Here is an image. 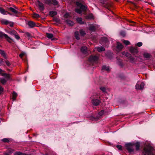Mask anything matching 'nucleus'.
<instances>
[{"mask_svg": "<svg viewBox=\"0 0 155 155\" xmlns=\"http://www.w3.org/2000/svg\"><path fill=\"white\" fill-rule=\"evenodd\" d=\"M97 51L99 52H101V51H104L105 50L104 48L103 47H98L97 48Z\"/></svg>", "mask_w": 155, "mask_h": 155, "instance_id": "393cba45", "label": "nucleus"}, {"mask_svg": "<svg viewBox=\"0 0 155 155\" xmlns=\"http://www.w3.org/2000/svg\"><path fill=\"white\" fill-rule=\"evenodd\" d=\"M143 55L145 58H149L151 57V55L148 53H144L143 54Z\"/></svg>", "mask_w": 155, "mask_h": 155, "instance_id": "aec40b11", "label": "nucleus"}, {"mask_svg": "<svg viewBox=\"0 0 155 155\" xmlns=\"http://www.w3.org/2000/svg\"><path fill=\"white\" fill-rule=\"evenodd\" d=\"M0 82L3 84H5L7 82V81L4 78H1L0 79Z\"/></svg>", "mask_w": 155, "mask_h": 155, "instance_id": "473e14b6", "label": "nucleus"}, {"mask_svg": "<svg viewBox=\"0 0 155 155\" xmlns=\"http://www.w3.org/2000/svg\"><path fill=\"white\" fill-rule=\"evenodd\" d=\"M101 40L102 41L103 44H108L109 41L107 38L106 37H103L101 38Z\"/></svg>", "mask_w": 155, "mask_h": 155, "instance_id": "f8f14e48", "label": "nucleus"}, {"mask_svg": "<svg viewBox=\"0 0 155 155\" xmlns=\"http://www.w3.org/2000/svg\"><path fill=\"white\" fill-rule=\"evenodd\" d=\"M131 2L132 3V4H133L134 5V6H135V7L136 6L135 3H133V2Z\"/></svg>", "mask_w": 155, "mask_h": 155, "instance_id": "052dcab7", "label": "nucleus"}, {"mask_svg": "<svg viewBox=\"0 0 155 155\" xmlns=\"http://www.w3.org/2000/svg\"><path fill=\"white\" fill-rule=\"evenodd\" d=\"M46 35L47 38L49 39H51V40H56L55 38H52L53 37V35L50 33H46Z\"/></svg>", "mask_w": 155, "mask_h": 155, "instance_id": "2eb2a0df", "label": "nucleus"}, {"mask_svg": "<svg viewBox=\"0 0 155 155\" xmlns=\"http://www.w3.org/2000/svg\"><path fill=\"white\" fill-rule=\"evenodd\" d=\"M125 56L129 58L131 56V54L128 52H126L125 54Z\"/></svg>", "mask_w": 155, "mask_h": 155, "instance_id": "603ef678", "label": "nucleus"}, {"mask_svg": "<svg viewBox=\"0 0 155 155\" xmlns=\"http://www.w3.org/2000/svg\"><path fill=\"white\" fill-rule=\"evenodd\" d=\"M100 89L103 92H105L106 90V88L104 87H101Z\"/></svg>", "mask_w": 155, "mask_h": 155, "instance_id": "8fccbe9b", "label": "nucleus"}, {"mask_svg": "<svg viewBox=\"0 0 155 155\" xmlns=\"http://www.w3.org/2000/svg\"><path fill=\"white\" fill-rule=\"evenodd\" d=\"M3 36L5 38L6 40L9 42L10 43L12 42V40L11 38L8 37L7 35L0 31V38H2Z\"/></svg>", "mask_w": 155, "mask_h": 155, "instance_id": "7ed1b4c3", "label": "nucleus"}, {"mask_svg": "<svg viewBox=\"0 0 155 155\" xmlns=\"http://www.w3.org/2000/svg\"><path fill=\"white\" fill-rule=\"evenodd\" d=\"M45 3L49 5L52 4L55 5H57L58 4V2L57 0H46L45 1Z\"/></svg>", "mask_w": 155, "mask_h": 155, "instance_id": "423d86ee", "label": "nucleus"}, {"mask_svg": "<svg viewBox=\"0 0 155 155\" xmlns=\"http://www.w3.org/2000/svg\"><path fill=\"white\" fill-rule=\"evenodd\" d=\"M81 51L83 53L85 54L87 53V48L86 46H83L81 48Z\"/></svg>", "mask_w": 155, "mask_h": 155, "instance_id": "dca6fc26", "label": "nucleus"}, {"mask_svg": "<svg viewBox=\"0 0 155 155\" xmlns=\"http://www.w3.org/2000/svg\"><path fill=\"white\" fill-rule=\"evenodd\" d=\"M25 34L26 35V36L29 38H31L32 37L31 35L28 32H26L25 33Z\"/></svg>", "mask_w": 155, "mask_h": 155, "instance_id": "37998d69", "label": "nucleus"}, {"mask_svg": "<svg viewBox=\"0 0 155 155\" xmlns=\"http://www.w3.org/2000/svg\"><path fill=\"white\" fill-rule=\"evenodd\" d=\"M1 23L3 25H7L10 23V22L7 20L4 19H2L0 20Z\"/></svg>", "mask_w": 155, "mask_h": 155, "instance_id": "412c9836", "label": "nucleus"}, {"mask_svg": "<svg viewBox=\"0 0 155 155\" xmlns=\"http://www.w3.org/2000/svg\"><path fill=\"white\" fill-rule=\"evenodd\" d=\"M38 4L39 7V9L41 11H43L44 9V5L43 3L40 1H38Z\"/></svg>", "mask_w": 155, "mask_h": 155, "instance_id": "9d476101", "label": "nucleus"}, {"mask_svg": "<svg viewBox=\"0 0 155 155\" xmlns=\"http://www.w3.org/2000/svg\"><path fill=\"white\" fill-rule=\"evenodd\" d=\"M80 33L81 35L82 36H84L86 35L85 31L82 29L80 30Z\"/></svg>", "mask_w": 155, "mask_h": 155, "instance_id": "7c9ffc66", "label": "nucleus"}, {"mask_svg": "<svg viewBox=\"0 0 155 155\" xmlns=\"http://www.w3.org/2000/svg\"><path fill=\"white\" fill-rule=\"evenodd\" d=\"M7 11H5L3 8L0 7V12L2 14L5 15Z\"/></svg>", "mask_w": 155, "mask_h": 155, "instance_id": "bb28decb", "label": "nucleus"}, {"mask_svg": "<svg viewBox=\"0 0 155 155\" xmlns=\"http://www.w3.org/2000/svg\"><path fill=\"white\" fill-rule=\"evenodd\" d=\"M120 34L121 35H122L123 37L125 36V35H126L125 32L124 31H121V32H120Z\"/></svg>", "mask_w": 155, "mask_h": 155, "instance_id": "49530a36", "label": "nucleus"}, {"mask_svg": "<svg viewBox=\"0 0 155 155\" xmlns=\"http://www.w3.org/2000/svg\"><path fill=\"white\" fill-rule=\"evenodd\" d=\"M116 147L119 150H121L122 149V146L121 145H117L116 146Z\"/></svg>", "mask_w": 155, "mask_h": 155, "instance_id": "de8ad7c7", "label": "nucleus"}, {"mask_svg": "<svg viewBox=\"0 0 155 155\" xmlns=\"http://www.w3.org/2000/svg\"><path fill=\"white\" fill-rule=\"evenodd\" d=\"M14 151L13 150L11 149H8L7 150V152L8 153H9L11 154Z\"/></svg>", "mask_w": 155, "mask_h": 155, "instance_id": "c03bdc74", "label": "nucleus"}, {"mask_svg": "<svg viewBox=\"0 0 155 155\" xmlns=\"http://www.w3.org/2000/svg\"><path fill=\"white\" fill-rule=\"evenodd\" d=\"M22 155H31L30 154H27L25 153H22Z\"/></svg>", "mask_w": 155, "mask_h": 155, "instance_id": "bf43d9fd", "label": "nucleus"}, {"mask_svg": "<svg viewBox=\"0 0 155 155\" xmlns=\"http://www.w3.org/2000/svg\"><path fill=\"white\" fill-rule=\"evenodd\" d=\"M17 32L14 30H13L9 32V33L11 35H15Z\"/></svg>", "mask_w": 155, "mask_h": 155, "instance_id": "e433bc0d", "label": "nucleus"}, {"mask_svg": "<svg viewBox=\"0 0 155 155\" xmlns=\"http://www.w3.org/2000/svg\"><path fill=\"white\" fill-rule=\"evenodd\" d=\"M3 59L2 58H1L0 59V64L3 61Z\"/></svg>", "mask_w": 155, "mask_h": 155, "instance_id": "13d9d810", "label": "nucleus"}, {"mask_svg": "<svg viewBox=\"0 0 155 155\" xmlns=\"http://www.w3.org/2000/svg\"><path fill=\"white\" fill-rule=\"evenodd\" d=\"M104 113V110H102L100 112H99V114L100 115H102Z\"/></svg>", "mask_w": 155, "mask_h": 155, "instance_id": "5fc2aeb1", "label": "nucleus"}, {"mask_svg": "<svg viewBox=\"0 0 155 155\" xmlns=\"http://www.w3.org/2000/svg\"><path fill=\"white\" fill-rule=\"evenodd\" d=\"M75 12L79 14L81 13L82 12L81 10L78 8L75 9Z\"/></svg>", "mask_w": 155, "mask_h": 155, "instance_id": "4c0bfd02", "label": "nucleus"}, {"mask_svg": "<svg viewBox=\"0 0 155 155\" xmlns=\"http://www.w3.org/2000/svg\"><path fill=\"white\" fill-rule=\"evenodd\" d=\"M122 42L125 45H128L130 44V42L127 40H122Z\"/></svg>", "mask_w": 155, "mask_h": 155, "instance_id": "c756f323", "label": "nucleus"}, {"mask_svg": "<svg viewBox=\"0 0 155 155\" xmlns=\"http://www.w3.org/2000/svg\"><path fill=\"white\" fill-rule=\"evenodd\" d=\"M76 4L78 7H80L82 5L83 3L81 2H76Z\"/></svg>", "mask_w": 155, "mask_h": 155, "instance_id": "72a5a7b5", "label": "nucleus"}, {"mask_svg": "<svg viewBox=\"0 0 155 155\" xmlns=\"http://www.w3.org/2000/svg\"><path fill=\"white\" fill-rule=\"evenodd\" d=\"M8 11H11L15 14H17L19 13V12L18 11L16 10L12 7L8 8Z\"/></svg>", "mask_w": 155, "mask_h": 155, "instance_id": "ddd939ff", "label": "nucleus"}, {"mask_svg": "<svg viewBox=\"0 0 155 155\" xmlns=\"http://www.w3.org/2000/svg\"><path fill=\"white\" fill-rule=\"evenodd\" d=\"M102 2V3H103V4H106V2H105V1H103V2Z\"/></svg>", "mask_w": 155, "mask_h": 155, "instance_id": "69168bd1", "label": "nucleus"}, {"mask_svg": "<svg viewBox=\"0 0 155 155\" xmlns=\"http://www.w3.org/2000/svg\"><path fill=\"white\" fill-rule=\"evenodd\" d=\"M14 36H15V38L17 39V40H19L20 38V36H19V35H18V34H17H17H16L15 35H14Z\"/></svg>", "mask_w": 155, "mask_h": 155, "instance_id": "79ce46f5", "label": "nucleus"}, {"mask_svg": "<svg viewBox=\"0 0 155 155\" xmlns=\"http://www.w3.org/2000/svg\"><path fill=\"white\" fill-rule=\"evenodd\" d=\"M123 47L124 46L121 43L119 42H118L117 43L116 48L119 51H121Z\"/></svg>", "mask_w": 155, "mask_h": 155, "instance_id": "9b49d317", "label": "nucleus"}, {"mask_svg": "<svg viewBox=\"0 0 155 155\" xmlns=\"http://www.w3.org/2000/svg\"><path fill=\"white\" fill-rule=\"evenodd\" d=\"M101 103V101L97 99H93L92 100V104L94 106H97L99 104Z\"/></svg>", "mask_w": 155, "mask_h": 155, "instance_id": "1a4fd4ad", "label": "nucleus"}, {"mask_svg": "<svg viewBox=\"0 0 155 155\" xmlns=\"http://www.w3.org/2000/svg\"><path fill=\"white\" fill-rule=\"evenodd\" d=\"M134 146H135V150L136 151H138L140 150V142H137L136 143H134Z\"/></svg>", "mask_w": 155, "mask_h": 155, "instance_id": "4468645a", "label": "nucleus"}, {"mask_svg": "<svg viewBox=\"0 0 155 155\" xmlns=\"http://www.w3.org/2000/svg\"><path fill=\"white\" fill-rule=\"evenodd\" d=\"M2 74L3 76L5 77L6 78L8 79H10V75L9 74L4 73Z\"/></svg>", "mask_w": 155, "mask_h": 155, "instance_id": "c85d7f7f", "label": "nucleus"}, {"mask_svg": "<svg viewBox=\"0 0 155 155\" xmlns=\"http://www.w3.org/2000/svg\"><path fill=\"white\" fill-rule=\"evenodd\" d=\"M75 37L76 39L78 40H79L80 38L79 37V32L78 31H76L74 33Z\"/></svg>", "mask_w": 155, "mask_h": 155, "instance_id": "a878e982", "label": "nucleus"}, {"mask_svg": "<svg viewBox=\"0 0 155 155\" xmlns=\"http://www.w3.org/2000/svg\"><path fill=\"white\" fill-rule=\"evenodd\" d=\"M119 77L121 79H123L124 78V76H119Z\"/></svg>", "mask_w": 155, "mask_h": 155, "instance_id": "680f3d73", "label": "nucleus"}, {"mask_svg": "<svg viewBox=\"0 0 155 155\" xmlns=\"http://www.w3.org/2000/svg\"><path fill=\"white\" fill-rule=\"evenodd\" d=\"M10 24H9V26L11 27H12L13 26V23H10H10H9Z\"/></svg>", "mask_w": 155, "mask_h": 155, "instance_id": "6e6d98bb", "label": "nucleus"}, {"mask_svg": "<svg viewBox=\"0 0 155 155\" xmlns=\"http://www.w3.org/2000/svg\"><path fill=\"white\" fill-rule=\"evenodd\" d=\"M6 13H7L9 15H12V14L11 13H10L8 12L7 11V12H6Z\"/></svg>", "mask_w": 155, "mask_h": 155, "instance_id": "e2e57ef3", "label": "nucleus"}, {"mask_svg": "<svg viewBox=\"0 0 155 155\" xmlns=\"http://www.w3.org/2000/svg\"><path fill=\"white\" fill-rule=\"evenodd\" d=\"M4 154L5 155H10L9 153H8L7 152H6Z\"/></svg>", "mask_w": 155, "mask_h": 155, "instance_id": "4d7b16f0", "label": "nucleus"}, {"mask_svg": "<svg viewBox=\"0 0 155 155\" xmlns=\"http://www.w3.org/2000/svg\"><path fill=\"white\" fill-rule=\"evenodd\" d=\"M80 9H82L83 11H85L86 10L87 7L83 5L80 7Z\"/></svg>", "mask_w": 155, "mask_h": 155, "instance_id": "f704fd0d", "label": "nucleus"}, {"mask_svg": "<svg viewBox=\"0 0 155 155\" xmlns=\"http://www.w3.org/2000/svg\"><path fill=\"white\" fill-rule=\"evenodd\" d=\"M25 54L24 53H21L19 54V56L21 58Z\"/></svg>", "mask_w": 155, "mask_h": 155, "instance_id": "864d4df0", "label": "nucleus"}, {"mask_svg": "<svg viewBox=\"0 0 155 155\" xmlns=\"http://www.w3.org/2000/svg\"><path fill=\"white\" fill-rule=\"evenodd\" d=\"M33 17L34 18H39L40 16L38 14L36 13H34L33 15Z\"/></svg>", "mask_w": 155, "mask_h": 155, "instance_id": "58836bf2", "label": "nucleus"}, {"mask_svg": "<svg viewBox=\"0 0 155 155\" xmlns=\"http://www.w3.org/2000/svg\"><path fill=\"white\" fill-rule=\"evenodd\" d=\"M28 26L31 28H33L36 25L35 22L33 21H30L28 22Z\"/></svg>", "mask_w": 155, "mask_h": 155, "instance_id": "f3484780", "label": "nucleus"}, {"mask_svg": "<svg viewBox=\"0 0 155 155\" xmlns=\"http://www.w3.org/2000/svg\"><path fill=\"white\" fill-rule=\"evenodd\" d=\"M3 91V88L2 86H0V95L2 93Z\"/></svg>", "mask_w": 155, "mask_h": 155, "instance_id": "09e8293b", "label": "nucleus"}, {"mask_svg": "<svg viewBox=\"0 0 155 155\" xmlns=\"http://www.w3.org/2000/svg\"><path fill=\"white\" fill-rule=\"evenodd\" d=\"M57 14V12L55 11H50L49 12V15L51 17H53Z\"/></svg>", "mask_w": 155, "mask_h": 155, "instance_id": "5701e85b", "label": "nucleus"}, {"mask_svg": "<svg viewBox=\"0 0 155 155\" xmlns=\"http://www.w3.org/2000/svg\"><path fill=\"white\" fill-rule=\"evenodd\" d=\"M17 96V94L14 91L12 93V98L13 101L15 100L16 97Z\"/></svg>", "mask_w": 155, "mask_h": 155, "instance_id": "b1692460", "label": "nucleus"}, {"mask_svg": "<svg viewBox=\"0 0 155 155\" xmlns=\"http://www.w3.org/2000/svg\"><path fill=\"white\" fill-rule=\"evenodd\" d=\"M22 153L21 152H17L15 153L14 155H22Z\"/></svg>", "mask_w": 155, "mask_h": 155, "instance_id": "a18cd8bd", "label": "nucleus"}, {"mask_svg": "<svg viewBox=\"0 0 155 155\" xmlns=\"http://www.w3.org/2000/svg\"><path fill=\"white\" fill-rule=\"evenodd\" d=\"M64 17L65 18H68L70 17V16L68 13H66L64 15Z\"/></svg>", "mask_w": 155, "mask_h": 155, "instance_id": "ea45409f", "label": "nucleus"}, {"mask_svg": "<svg viewBox=\"0 0 155 155\" xmlns=\"http://www.w3.org/2000/svg\"><path fill=\"white\" fill-rule=\"evenodd\" d=\"M98 28V26L97 25H91L89 26V30L92 32H95L96 30Z\"/></svg>", "mask_w": 155, "mask_h": 155, "instance_id": "0eeeda50", "label": "nucleus"}, {"mask_svg": "<svg viewBox=\"0 0 155 155\" xmlns=\"http://www.w3.org/2000/svg\"><path fill=\"white\" fill-rule=\"evenodd\" d=\"M102 70H105L107 72H109L110 71L109 66L107 67L106 65H103L102 66Z\"/></svg>", "mask_w": 155, "mask_h": 155, "instance_id": "4be33fe9", "label": "nucleus"}, {"mask_svg": "<svg viewBox=\"0 0 155 155\" xmlns=\"http://www.w3.org/2000/svg\"><path fill=\"white\" fill-rule=\"evenodd\" d=\"M128 59L129 60H130V61L132 63H133L134 61V58L133 57H132L131 56L128 58Z\"/></svg>", "mask_w": 155, "mask_h": 155, "instance_id": "c9c22d12", "label": "nucleus"}, {"mask_svg": "<svg viewBox=\"0 0 155 155\" xmlns=\"http://www.w3.org/2000/svg\"><path fill=\"white\" fill-rule=\"evenodd\" d=\"M2 140L4 143H8L9 142V139L5 138L2 139Z\"/></svg>", "mask_w": 155, "mask_h": 155, "instance_id": "2f4dec72", "label": "nucleus"}, {"mask_svg": "<svg viewBox=\"0 0 155 155\" xmlns=\"http://www.w3.org/2000/svg\"><path fill=\"white\" fill-rule=\"evenodd\" d=\"M134 143H126L125 144V147L126 149L128 151V152L130 153L134 152Z\"/></svg>", "mask_w": 155, "mask_h": 155, "instance_id": "f03ea898", "label": "nucleus"}, {"mask_svg": "<svg viewBox=\"0 0 155 155\" xmlns=\"http://www.w3.org/2000/svg\"><path fill=\"white\" fill-rule=\"evenodd\" d=\"M98 59V57L96 55H91L89 59L88 60L91 62H94L97 61Z\"/></svg>", "mask_w": 155, "mask_h": 155, "instance_id": "20e7f679", "label": "nucleus"}, {"mask_svg": "<svg viewBox=\"0 0 155 155\" xmlns=\"http://www.w3.org/2000/svg\"><path fill=\"white\" fill-rule=\"evenodd\" d=\"M0 54L2 57L5 59L7 58L6 53L4 50L0 49Z\"/></svg>", "mask_w": 155, "mask_h": 155, "instance_id": "a211bd4d", "label": "nucleus"}, {"mask_svg": "<svg viewBox=\"0 0 155 155\" xmlns=\"http://www.w3.org/2000/svg\"><path fill=\"white\" fill-rule=\"evenodd\" d=\"M5 62L6 65L8 67L10 66L11 65V63H10L9 61L8 60L5 61Z\"/></svg>", "mask_w": 155, "mask_h": 155, "instance_id": "a19ab883", "label": "nucleus"}, {"mask_svg": "<svg viewBox=\"0 0 155 155\" xmlns=\"http://www.w3.org/2000/svg\"><path fill=\"white\" fill-rule=\"evenodd\" d=\"M77 22L80 24H83L84 22L82 21V19L81 18H77Z\"/></svg>", "mask_w": 155, "mask_h": 155, "instance_id": "6ab92c4d", "label": "nucleus"}, {"mask_svg": "<svg viewBox=\"0 0 155 155\" xmlns=\"http://www.w3.org/2000/svg\"><path fill=\"white\" fill-rule=\"evenodd\" d=\"M144 86V84L142 82L140 84H137L135 86L136 88L138 90H142L143 89Z\"/></svg>", "mask_w": 155, "mask_h": 155, "instance_id": "6e6552de", "label": "nucleus"}, {"mask_svg": "<svg viewBox=\"0 0 155 155\" xmlns=\"http://www.w3.org/2000/svg\"><path fill=\"white\" fill-rule=\"evenodd\" d=\"M2 70L0 68V74H2Z\"/></svg>", "mask_w": 155, "mask_h": 155, "instance_id": "0e129e2a", "label": "nucleus"}, {"mask_svg": "<svg viewBox=\"0 0 155 155\" xmlns=\"http://www.w3.org/2000/svg\"><path fill=\"white\" fill-rule=\"evenodd\" d=\"M66 23L70 26L73 25L74 24V22L69 20H67L66 21Z\"/></svg>", "mask_w": 155, "mask_h": 155, "instance_id": "cd10ccee", "label": "nucleus"}, {"mask_svg": "<svg viewBox=\"0 0 155 155\" xmlns=\"http://www.w3.org/2000/svg\"><path fill=\"white\" fill-rule=\"evenodd\" d=\"M137 45L138 47H140L142 45V43L140 42H139L137 43Z\"/></svg>", "mask_w": 155, "mask_h": 155, "instance_id": "3c124183", "label": "nucleus"}, {"mask_svg": "<svg viewBox=\"0 0 155 155\" xmlns=\"http://www.w3.org/2000/svg\"><path fill=\"white\" fill-rule=\"evenodd\" d=\"M153 147L150 145H146L142 150V155H155L152 152Z\"/></svg>", "mask_w": 155, "mask_h": 155, "instance_id": "f257e3e1", "label": "nucleus"}, {"mask_svg": "<svg viewBox=\"0 0 155 155\" xmlns=\"http://www.w3.org/2000/svg\"><path fill=\"white\" fill-rule=\"evenodd\" d=\"M129 51L133 55H134L138 52V48L131 47L130 48Z\"/></svg>", "mask_w": 155, "mask_h": 155, "instance_id": "39448f33", "label": "nucleus"}]
</instances>
